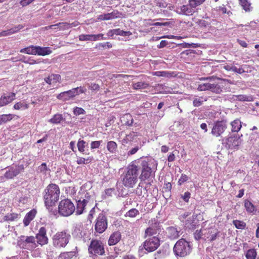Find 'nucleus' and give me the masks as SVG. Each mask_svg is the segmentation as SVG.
Returning a JSON list of instances; mask_svg holds the SVG:
<instances>
[{
    "label": "nucleus",
    "instance_id": "f257e3e1",
    "mask_svg": "<svg viewBox=\"0 0 259 259\" xmlns=\"http://www.w3.org/2000/svg\"><path fill=\"white\" fill-rule=\"evenodd\" d=\"M157 163L151 158H139L133 161L128 166L127 171L123 176L122 182L127 188H133L138 181L139 172L141 170L139 179L141 181L153 177V171L156 170Z\"/></svg>",
    "mask_w": 259,
    "mask_h": 259
},
{
    "label": "nucleus",
    "instance_id": "f03ea898",
    "mask_svg": "<svg viewBox=\"0 0 259 259\" xmlns=\"http://www.w3.org/2000/svg\"><path fill=\"white\" fill-rule=\"evenodd\" d=\"M44 198L46 207L49 209L54 205L58 200L60 195V189L58 185L51 184L48 186L45 191Z\"/></svg>",
    "mask_w": 259,
    "mask_h": 259
},
{
    "label": "nucleus",
    "instance_id": "7ed1b4c3",
    "mask_svg": "<svg viewBox=\"0 0 259 259\" xmlns=\"http://www.w3.org/2000/svg\"><path fill=\"white\" fill-rule=\"evenodd\" d=\"M70 238L71 235L67 231L58 232L52 237L53 245L57 249L64 248Z\"/></svg>",
    "mask_w": 259,
    "mask_h": 259
},
{
    "label": "nucleus",
    "instance_id": "20e7f679",
    "mask_svg": "<svg viewBox=\"0 0 259 259\" xmlns=\"http://www.w3.org/2000/svg\"><path fill=\"white\" fill-rule=\"evenodd\" d=\"M174 251L176 256L185 257L190 253L191 247L188 242L184 239H181L175 244Z\"/></svg>",
    "mask_w": 259,
    "mask_h": 259
},
{
    "label": "nucleus",
    "instance_id": "39448f33",
    "mask_svg": "<svg viewBox=\"0 0 259 259\" xmlns=\"http://www.w3.org/2000/svg\"><path fill=\"white\" fill-rule=\"evenodd\" d=\"M75 210L74 204L69 199L62 200L59 203L58 212L62 216H69L75 211Z\"/></svg>",
    "mask_w": 259,
    "mask_h": 259
},
{
    "label": "nucleus",
    "instance_id": "423d86ee",
    "mask_svg": "<svg viewBox=\"0 0 259 259\" xmlns=\"http://www.w3.org/2000/svg\"><path fill=\"white\" fill-rule=\"evenodd\" d=\"M17 245L21 248L31 250L37 247L34 236H21L17 241Z\"/></svg>",
    "mask_w": 259,
    "mask_h": 259
},
{
    "label": "nucleus",
    "instance_id": "0eeeda50",
    "mask_svg": "<svg viewBox=\"0 0 259 259\" xmlns=\"http://www.w3.org/2000/svg\"><path fill=\"white\" fill-rule=\"evenodd\" d=\"M90 254L95 256L102 255L104 252V248L101 241L93 240L88 248Z\"/></svg>",
    "mask_w": 259,
    "mask_h": 259
},
{
    "label": "nucleus",
    "instance_id": "6e6552de",
    "mask_svg": "<svg viewBox=\"0 0 259 259\" xmlns=\"http://www.w3.org/2000/svg\"><path fill=\"white\" fill-rule=\"evenodd\" d=\"M200 80L209 81L208 91L216 94H220L222 92L223 85L220 82V79L219 78L214 77L201 78Z\"/></svg>",
    "mask_w": 259,
    "mask_h": 259
},
{
    "label": "nucleus",
    "instance_id": "1a4fd4ad",
    "mask_svg": "<svg viewBox=\"0 0 259 259\" xmlns=\"http://www.w3.org/2000/svg\"><path fill=\"white\" fill-rule=\"evenodd\" d=\"M159 245V240L155 236L147 239L143 244V247L148 252H152L155 250Z\"/></svg>",
    "mask_w": 259,
    "mask_h": 259
},
{
    "label": "nucleus",
    "instance_id": "9d476101",
    "mask_svg": "<svg viewBox=\"0 0 259 259\" xmlns=\"http://www.w3.org/2000/svg\"><path fill=\"white\" fill-rule=\"evenodd\" d=\"M227 127L226 121L224 120L217 121L213 125L211 134L215 137H219L224 133Z\"/></svg>",
    "mask_w": 259,
    "mask_h": 259
},
{
    "label": "nucleus",
    "instance_id": "9b49d317",
    "mask_svg": "<svg viewBox=\"0 0 259 259\" xmlns=\"http://www.w3.org/2000/svg\"><path fill=\"white\" fill-rule=\"evenodd\" d=\"M242 140L238 136H231L226 139V147L230 149H237L240 145Z\"/></svg>",
    "mask_w": 259,
    "mask_h": 259
},
{
    "label": "nucleus",
    "instance_id": "f8f14e48",
    "mask_svg": "<svg viewBox=\"0 0 259 259\" xmlns=\"http://www.w3.org/2000/svg\"><path fill=\"white\" fill-rule=\"evenodd\" d=\"M107 228L106 218L103 214H100L97 219L95 225V230L97 232L101 234L105 231Z\"/></svg>",
    "mask_w": 259,
    "mask_h": 259
},
{
    "label": "nucleus",
    "instance_id": "ddd939ff",
    "mask_svg": "<svg viewBox=\"0 0 259 259\" xmlns=\"http://www.w3.org/2000/svg\"><path fill=\"white\" fill-rule=\"evenodd\" d=\"M201 232L203 235L204 238L208 241L214 240L219 233V231L215 227H210L208 229H202Z\"/></svg>",
    "mask_w": 259,
    "mask_h": 259
},
{
    "label": "nucleus",
    "instance_id": "4468645a",
    "mask_svg": "<svg viewBox=\"0 0 259 259\" xmlns=\"http://www.w3.org/2000/svg\"><path fill=\"white\" fill-rule=\"evenodd\" d=\"M36 243L37 244H39L41 246L47 244L48 243V238L47 236V231L44 227L40 228L38 230V233L36 235L35 237Z\"/></svg>",
    "mask_w": 259,
    "mask_h": 259
},
{
    "label": "nucleus",
    "instance_id": "2eb2a0df",
    "mask_svg": "<svg viewBox=\"0 0 259 259\" xmlns=\"http://www.w3.org/2000/svg\"><path fill=\"white\" fill-rule=\"evenodd\" d=\"M176 11L179 14L190 16L195 12V9L189 4L177 8Z\"/></svg>",
    "mask_w": 259,
    "mask_h": 259
},
{
    "label": "nucleus",
    "instance_id": "dca6fc26",
    "mask_svg": "<svg viewBox=\"0 0 259 259\" xmlns=\"http://www.w3.org/2000/svg\"><path fill=\"white\" fill-rule=\"evenodd\" d=\"M161 231V226L159 223H155L148 228L145 232V237L151 236L159 233Z\"/></svg>",
    "mask_w": 259,
    "mask_h": 259
},
{
    "label": "nucleus",
    "instance_id": "f3484780",
    "mask_svg": "<svg viewBox=\"0 0 259 259\" xmlns=\"http://www.w3.org/2000/svg\"><path fill=\"white\" fill-rule=\"evenodd\" d=\"M76 96L75 90L71 89L66 92L60 93L57 96L58 99L63 101H68Z\"/></svg>",
    "mask_w": 259,
    "mask_h": 259
},
{
    "label": "nucleus",
    "instance_id": "a211bd4d",
    "mask_svg": "<svg viewBox=\"0 0 259 259\" xmlns=\"http://www.w3.org/2000/svg\"><path fill=\"white\" fill-rule=\"evenodd\" d=\"M103 34H81L79 36V39L81 41H97L105 39Z\"/></svg>",
    "mask_w": 259,
    "mask_h": 259
},
{
    "label": "nucleus",
    "instance_id": "6ab92c4d",
    "mask_svg": "<svg viewBox=\"0 0 259 259\" xmlns=\"http://www.w3.org/2000/svg\"><path fill=\"white\" fill-rule=\"evenodd\" d=\"M16 98V94L11 93L9 94H4L0 98V107H3L12 102Z\"/></svg>",
    "mask_w": 259,
    "mask_h": 259
},
{
    "label": "nucleus",
    "instance_id": "aec40b11",
    "mask_svg": "<svg viewBox=\"0 0 259 259\" xmlns=\"http://www.w3.org/2000/svg\"><path fill=\"white\" fill-rule=\"evenodd\" d=\"M20 167L17 165L11 166L9 168L5 174V178L11 179L17 176L20 173Z\"/></svg>",
    "mask_w": 259,
    "mask_h": 259
},
{
    "label": "nucleus",
    "instance_id": "412c9836",
    "mask_svg": "<svg viewBox=\"0 0 259 259\" xmlns=\"http://www.w3.org/2000/svg\"><path fill=\"white\" fill-rule=\"evenodd\" d=\"M121 239V233L115 231L112 233L109 238L108 244L109 246H112L118 243Z\"/></svg>",
    "mask_w": 259,
    "mask_h": 259
},
{
    "label": "nucleus",
    "instance_id": "4be33fe9",
    "mask_svg": "<svg viewBox=\"0 0 259 259\" xmlns=\"http://www.w3.org/2000/svg\"><path fill=\"white\" fill-rule=\"evenodd\" d=\"M180 231L175 227H169L166 230V233L170 239H175L180 236Z\"/></svg>",
    "mask_w": 259,
    "mask_h": 259
},
{
    "label": "nucleus",
    "instance_id": "5701e85b",
    "mask_svg": "<svg viewBox=\"0 0 259 259\" xmlns=\"http://www.w3.org/2000/svg\"><path fill=\"white\" fill-rule=\"evenodd\" d=\"M197 224L196 217L194 215L188 218L187 220H185L184 223L185 227L189 230L194 229Z\"/></svg>",
    "mask_w": 259,
    "mask_h": 259
},
{
    "label": "nucleus",
    "instance_id": "b1692460",
    "mask_svg": "<svg viewBox=\"0 0 259 259\" xmlns=\"http://www.w3.org/2000/svg\"><path fill=\"white\" fill-rule=\"evenodd\" d=\"M89 202L87 199H79L77 201L76 213L77 214H81L83 212L85 207Z\"/></svg>",
    "mask_w": 259,
    "mask_h": 259
},
{
    "label": "nucleus",
    "instance_id": "393cba45",
    "mask_svg": "<svg viewBox=\"0 0 259 259\" xmlns=\"http://www.w3.org/2000/svg\"><path fill=\"white\" fill-rule=\"evenodd\" d=\"M61 76L59 74H52L45 78V82L49 84L54 85L57 82H60Z\"/></svg>",
    "mask_w": 259,
    "mask_h": 259
},
{
    "label": "nucleus",
    "instance_id": "a878e982",
    "mask_svg": "<svg viewBox=\"0 0 259 259\" xmlns=\"http://www.w3.org/2000/svg\"><path fill=\"white\" fill-rule=\"evenodd\" d=\"M36 213V211L32 209L26 214L23 220V223L25 226L29 225L30 222L34 218Z\"/></svg>",
    "mask_w": 259,
    "mask_h": 259
},
{
    "label": "nucleus",
    "instance_id": "bb28decb",
    "mask_svg": "<svg viewBox=\"0 0 259 259\" xmlns=\"http://www.w3.org/2000/svg\"><path fill=\"white\" fill-rule=\"evenodd\" d=\"M29 107V106L28 102L25 100H22L16 103L13 106V108L18 110H24L27 109Z\"/></svg>",
    "mask_w": 259,
    "mask_h": 259
},
{
    "label": "nucleus",
    "instance_id": "cd10ccee",
    "mask_svg": "<svg viewBox=\"0 0 259 259\" xmlns=\"http://www.w3.org/2000/svg\"><path fill=\"white\" fill-rule=\"evenodd\" d=\"M52 50L49 47H41L36 46V55L39 56H46L51 54Z\"/></svg>",
    "mask_w": 259,
    "mask_h": 259
},
{
    "label": "nucleus",
    "instance_id": "c85d7f7f",
    "mask_svg": "<svg viewBox=\"0 0 259 259\" xmlns=\"http://www.w3.org/2000/svg\"><path fill=\"white\" fill-rule=\"evenodd\" d=\"M23 26L19 25L18 26L15 27L9 30L3 31L0 32V36H7L12 34L18 32L19 30L23 28Z\"/></svg>",
    "mask_w": 259,
    "mask_h": 259
},
{
    "label": "nucleus",
    "instance_id": "c756f323",
    "mask_svg": "<svg viewBox=\"0 0 259 259\" xmlns=\"http://www.w3.org/2000/svg\"><path fill=\"white\" fill-rule=\"evenodd\" d=\"M230 125L232 132H238L242 127L241 122L238 119H236L232 121L230 123Z\"/></svg>",
    "mask_w": 259,
    "mask_h": 259
},
{
    "label": "nucleus",
    "instance_id": "7c9ffc66",
    "mask_svg": "<svg viewBox=\"0 0 259 259\" xmlns=\"http://www.w3.org/2000/svg\"><path fill=\"white\" fill-rule=\"evenodd\" d=\"M93 160V156H89L87 158L78 157L77 158L76 163L78 164H87L91 163Z\"/></svg>",
    "mask_w": 259,
    "mask_h": 259
},
{
    "label": "nucleus",
    "instance_id": "2f4dec72",
    "mask_svg": "<svg viewBox=\"0 0 259 259\" xmlns=\"http://www.w3.org/2000/svg\"><path fill=\"white\" fill-rule=\"evenodd\" d=\"M20 52L22 53L35 55H36V46H30L28 47L21 49Z\"/></svg>",
    "mask_w": 259,
    "mask_h": 259
},
{
    "label": "nucleus",
    "instance_id": "473e14b6",
    "mask_svg": "<svg viewBox=\"0 0 259 259\" xmlns=\"http://www.w3.org/2000/svg\"><path fill=\"white\" fill-rule=\"evenodd\" d=\"M68 23L67 22H61L58 23L56 24L51 25L46 27L47 29L48 28H53V27H57L59 30H63L68 29Z\"/></svg>",
    "mask_w": 259,
    "mask_h": 259
},
{
    "label": "nucleus",
    "instance_id": "72a5a7b5",
    "mask_svg": "<svg viewBox=\"0 0 259 259\" xmlns=\"http://www.w3.org/2000/svg\"><path fill=\"white\" fill-rule=\"evenodd\" d=\"M239 4L245 12H250L252 10L251 4L248 0H239Z\"/></svg>",
    "mask_w": 259,
    "mask_h": 259
},
{
    "label": "nucleus",
    "instance_id": "f704fd0d",
    "mask_svg": "<svg viewBox=\"0 0 259 259\" xmlns=\"http://www.w3.org/2000/svg\"><path fill=\"white\" fill-rule=\"evenodd\" d=\"M37 171L38 172L44 175L47 176L50 173V169L47 166L46 163H42L40 166L38 167Z\"/></svg>",
    "mask_w": 259,
    "mask_h": 259
},
{
    "label": "nucleus",
    "instance_id": "c9c22d12",
    "mask_svg": "<svg viewBox=\"0 0 259 259\" xmlns=\"http://www.w3.org/2000/svg\"><path fill=\"white\" fill-rule=\"evenodd\" d=\"M117 148L116 143L112 141H109L107 143V149L111 153H114Z\"/></svg>",
    "mask_w": 259,
    "mask_h": 259
},
{
    "label": "nucleus",
    "instance_id": "e433bc0d",
    "mask_svg": "<svg viewBox=\"0 0 259 259\" xmlns=\"http://www.w3.org/2000/svg\"><path fill=\"white\" fill-rule=\"evenodd\" d=\"M14 117L12 114H3L0 115V125L10 121Z\"/></svg>",
    "mask_w": 259,
    "mask_h": 259
},
{
    "label": "nucleus",
    "instance_id": "4c0bfd02",
    "mask_svg": "<svg viewBox=\"0 0 259 259\" xmlns=\"http://www.w3.org/2000/svg\"><path fill=\"white\" fill-rule=\"evenodd\" d=\"M115 18V15L113 13L100 15L98 17L99 20H108Z\"/></svg>",
    "mask_w": 259,
    "mask_h": 259
},
{
    "label": "nucleus",
    "instance_id": "58836bf2",
    "mask_svg": "<svg viewBox=\"0 0 259 259\" xmlns=\"http://www.w3.org/2000/svg\"><path fill=\"white\" fill-rule=\"evenodd\" d=\"M63 119V118L61 114H56L54 115V116L49 120V121L52 123L58 124L60 123Z\"/></svg>",
    "mask_w": 259,
    "mask_h": 259
},
{
    "label": "nucleus",
    "instance_id": "ea45409f",
    "mask_svg": "<svg viewBox=\"0 0 259 259\" xmlns=\"http://www.w3.org/2000/svg\"><path fill=\"white\" fill-rule=\"evenodd\" d=\"M257 255V252L255 249H250L248 250L245 254L247 259H255Z\"/></svg>",
    "mask_w": 259,
    "mask_h": 259
},
{
    "label": "nucleus",
    "instance_id": "a19ab883",
    "mask_svg": "<svg viewBox=\"0 0 259 259\" xmlns=\"http://www.w3.org/2000/svg\"><path fill=\"white\" fill-rule=\"evenodd\" d=\"M148 83L145 82H138L134 83L133 85V88L135 90L144 89L148 87Z\"/></svg>",
    "mask_w": 259,
    "mask_h": 259
},
{
    "label": "nucleus",
    "instance_id": "79ce46f5",
    "mask_svg": "<svg viewBox=\"0 0 259 259\" xmlns=\"http://www.w3.org/2000/svg\"><path fill=\"white\" fill-rule=\"evenodd\" d=\"M87 145V143L84 141L79 139L77 144L78 151L81 153H83L85 151L84 148Z\"/></svg>",
    "mask_w": 259,
    "mask_h": 259
},
{
    "label": "nucleus",
    "instance_id": "37998d69",
    "mask_svg": "<svg viewBox=\"0 0 259 259\" xmlns=\"http://www.w3.org/2000/svg\"><path fill=\"white\" fill-rule=\"evenodd\" d=\"M233 224L238 229H243L246 226L245 223L237 220L233 221Z\"/></svg>",
    "mask_w": 259,
    "mask_h": 259
},
{
    "label": "nucleus",
    "instance_id": "c03bdc74",
    "mask_svg": "<svg viewBox=\"0 0 259 259\" xmlns=\"http://www.w3.org/2000/svg\"><path fill=\"white\" fill-rule=\"evenodd\" d=\"M209 81H205V82H202L198 85L197 90L199 91H208L209 89Z\"/></svg>",
    "mask_w": 259,
    "mask_h": 259
},
{
    "label": "nucleus",
    "instance_id": "a18cd8bd",
    "mask_svg": "<svg viewBox=\"0 0 259 259\" xmlns=\"http://www.w3.org/2000/svg\"><path fill=\"white\" fill-rule=\"evenodd\" d=\"M174 73L169 72L168 71H157L155 72V75L157 76H162L166 77H170L173 76Z\"/></svg>",
    "mask_w": 259,
    "mask_h": 259
},
{
    "label": "nucleus",
    "instance_id": "49530a36",
    "mask_svg": "<svg viewBox=\"0 0 259 259\" xmlns=\"http://www.w3.org/2000/svg\"><path fill=\"white\" fill-rule=\"evenodd\" d=\"M18 218L17 213H8L4 217V220L6 221H13Z\"/></svg>",
    "mask_w": 259,
    "mask_h": 259
},
{
    "label": "nucleus",
    "instance_id": "de8ad7c7",
    "mask_svg": "<svg viewBox=\"0 0 259 259\" xmlns=\"http://www.w3.org/2000/svg\"><path fill=\"white\" fill-rule=\"evenodd\" d=\"M126 120L125 121V124L127 125H131L133 123V119L131 114H126L122 117V120Z\"/></svg>",
    "mask_w": 259,
    "mask_h": 259
},
{
    "label": "nucleus",
    "instance_id": "09e8293b",
    "mask_svg": "<svg viewBox=\"0 0 259 259\" xmlns=\"http://www.w3.org/2000/svg\"><path fill=\"white\" fill-rule=\"evenodd\" d=\"M250 141L252 144H254L256 142H259V133L254 132L250 136Z\"/></svg>",
    "mask_w": 259,
    "mask_h": 259
},
{
    "label": "nucleus",
    "instance_id": "8fccbe9b",
    "mask_svg": "<svg viewBox=\"0 0 259 259\" xmlns=\"http://www.w3.org/2000/svg\"><path fill=\"white\" fill-rule=\"evenodd\" d=\"M244 205L246 210L249 212H252L254 210L253 205L248 200L245 201Z\"/></svg>",
    "mask_w": 259,
    "mask_h": 259
},
{
    "label": "nucleus",
    "instance_id": "3c124183",
    "mask_svg": "<svg viewBox=\"0 0 259 259\" xmlns=\"http://www.w3.org/2000/svg\"><path fill=\"white\" fill-rule=\"evenodd\" d=\"M205 1V0H189V4L194 9L196 7L201 5Z\"/></svg>",
    "mask_w": 259,
    "mask_h": 259
},
{
    "label": "nucleus",
    "instance_id": "603ef678",
    "mask_svg": "<svg viewBox=\"0 0 259 259\" xmlns=\"http://www.w3.org/2000/svg\"><path fill=\"white\" fill-rule=\"evenodd\" d=\"M139 213V212L138 210L136 208H133L126 212V215L131 218H134L137 216Z\"/></svg>",
    "mask_w": 259,
    "mask_h": 259
},
{
    "label": "nucleus",
    "instance_id": "864d4df0",
    "mask_svg": "<svg viewBox=\"0 0 259 259\" xmlns=\"http://www.w3.org/2000/svg\"><path fill=\"white\" fill-rule=\"evenodd\" d=\"M143 145L142 144H140L139 145H137L135 147L132 148L130 150L127 152V155H132L135 154L142 147Z\"/></svg>",
    "mask_w": 259,
    "mask_h": 259
},
{
    "label": "nucleus",
    "instance_id": "5fc2aeb1",
    "mask_svg": "<svg viewBox=\"0 0 259 259\" xmlns=\"http://www.w3.org/2000/svg\"><path fill=\"white\" fill-rule=\"evenodd\" d=\"M85 113V110L82 108L76 107L73 109V114L76 116L84 114Z\"/></svg>",
    "mask_w": 259,
    "mask_h": 259
},
{
    "label": "nucleus",
    "instance_id": "6e6d98bb",
    "mask_svg": "<svg viewBox=\"0 0 259 259\" xmlns=\"http://www.w3.org/2000/svg\"><path fill=\"white\" fill-rule=\"evenodd\" d=\"M102 142V141H95L92 142L91 143V149H94L98 148L100 147Z\"/></svg>",
    "mask_w": 259,
    "mask_h": 259
},
{
    "label": "nucleus",
    "instance_id": "4d7b16f0",
    "mask_svg": "<svg viewBox=\"0 0 259 259\" xmlns=\"http://www.w3.org/2000/svg\"><path fill=\"white\" fill-rule=\"evenodd\" d=\"M121 32V30L120 29H114L113 30H111L108 32V35L110 36H112L113 35H120V33Z\"/></svg>",
    "mask_w": 259,
    "mask_h": 259
},
{
    "label": "nucleus",
    "instance_id": "13d9d810",
    "mask_svg": "<svg viewBox=\"0 0 259 259\" xmlns=\"http://www.w3.org/2000/svg\"><path fill=\"white\" fill-rule=\"evenodd\" d=\"M188 180V177L185 174H182L178 181V184L181 185L184 182Z\"/></svg>",
    "mask_w": 259,
    "mask_h": 259
},
{
    "label": "nucleus",
    "instance_id": "bf43d9fd",
    "mask_svg": "<svg viewBox=\"0 0 259 259\" xmlns=\"http://www.w3.org/2000/svg\"><path fill=\"white\" fill-rule=\"evenodd\" d=\"M191 216H192V215L188 212H185L180 217V219L182 222L184 223L185 220H187L188 218H190Z\"/></svg>",
    "mask_w": 259,
    "mask_h": 259
},
{
    "label": "nucleus",
    "instance_id": "052dcab7",
    "mask_svg": "<svg viewBox=\"0 0 259 259\" xmlns=\"http://www.w3.org/2000/svg\"><path fill=\"white\" fill-rule=\"evenodd\" d=\"M72 89L75 90L76 92V96L80 94L84 93L87 91V89L85 88L81 87L73 88Z\"/></svg>",
    "mask_w": 259,
    "mask_h": 259
},
{
    "label": "nucleus",
    "instance_id": "680f3d73",
    "mask_svg": "<svg viewBox=\"0 0 259 259\" xmlns=\"http://www.w3.org/2000/svg\"><path fill=\"white\" fill-rule=\"evenodd\" d=\"M190 193L189 192H186L184 195L181 196V198L185 201L188 202L190 197Z\"/></svg>",
    "mask_w": 259,
    "mask_h": 259
},
{
    "label": "nucleus",
    "instance_id": "e2e57ef3",
    "mask_svg": "<svg viewBox=\"0 0 259 259\" xmlns=\"http://www.w3.org/2000/svg\"><path fill=\"white\" fill-rule=\"evenodd\" d=\"M234 72H236L238 74H241L244 72V70L242 68H237L235 66L233 65L232 70Z\"/></svg>",
    "mask_w": 259,
    "mask_h": 259
},
{
    "label": "nucleus",
    "instance_id": "0e129e2a",
    "mask_svg": "<svg viewBox=\"0 0 259 259\" xmlns=\"http://www.w3.org/2000/svg\"><path fill=\"white\" fill-rule=\"evenodd\" d=\"M250 97H248L245 95H239L237 96V99L239 101H249Z\"/></svg>",
    "mask_w": 259,
    "mask_h": 259
},
{
    "label": "nucleus",
    "instance_id": "69168bd1",
    "mask_svg": "<svg viewBox=\"0 0 259 259\" xmlns=\"http://www.w3.org/2000/svg\"><path fill=\"white\" fill-rule=\"evenodd\" d=\"M203 101L199 98H195L193 101V105L195 107H199L202 104Z\"/></svg>",
    "mask_w": 259,
    "mask_h": 259
},
{
    "label": "nucleus",
    "instance_id": "338daca9",
    "mask_svg": "<svg viewBox=\"0 0 259 259\" xmlns=\"http://www.w3.org/2000/svg\"><path fill=\"white\" fill-rule=\"evenodd\" d=\"M89 88L93 91H97L99 89V85L96 83H91L89 85Z\"/></svg>",
    "mask_w": 259,
    "mask_h": 259
},
{
    "label": "nucleus",
    "instance_id": "774afa93",
    "mask_svg": "<svg viewBox=\"0 0 259 259\" xmlns=\"http://www.w3.org/2000/svg\"><path fill=\"white\" fill-rule=\"evenodd\" d=\"M216 9L217 11L222 12L223 14H225L227 12L226 8L224 6H220L219 7H217Z\"/></svg>",
    "mask_w": 259,
    "mask_h": 259
}]
</instances>
